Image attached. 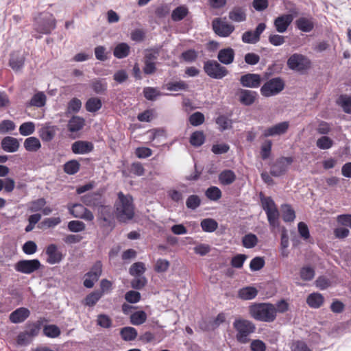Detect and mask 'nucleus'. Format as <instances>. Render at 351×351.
<instances>
[{"label": "nucleus", "mask_w": 351, "mask_h": 351, "mask_svg": "<svg viewBox=\"0 0 351 351\" xmlns=\"http://www.w3.org/2000/svg\"><path fill=\"white\" fill-rule=\"evenodd\" d=\"M116 216L121 222H125L134 217L133 198L130 195H124L120 191L114 203Z\"/></svg>", "instance_id": "obj_1"}, {"label": "nucleus", "mask_w": 351, "mask_h": 351, "mask_svg": "<svg viewBox=\"0 0 351 351\" xmlns=\"http://www.w3.org/2000/svg\"><path fill=\"white\" fill-rule=\"evenodd\" d=\"M249 313L255 320L272 322L276 318L277 310L271 303H254L250 306Z\"/></svg>", "instance_id": "obj_2"}, {"label": "nucleus", "mask_w": 351, "mask_h": 351, "mask_svg": "<svg viewBox=\"0 0 351 351\" xmlns=\"http://www.w3.org/2000/svg\"><path fill=\"white\" fill-rule=\"evenodd\" d=\"M261 203L263 209L266 213L271 232L275 228H280L279 221V212L276 205L271 197H265L262 193L260 194Z\"/></svg>", "instance_id": "obj_3"}, {"label": "nucleus", "mask_w": 351, "mask_h": 351, "mask_svg": "<svg viewBox=\"0 0 351 351\" xmlns=\"http://www.w3.org/2000/svg\"><path fill=\"white\" fill-rule=\"evenodd\" d=\"M233 327L237 331V341L241 343H248V337L256 330V326L252 321L241 318L234 321Z\"/></svg>", "instance_id": "obj_4"}, {"label": "nucleus", "mask_w": 351, "mask_h": 351, "mask_svg": "<svg viewBox=\"0 0 351 351\" xmlns=\"http://www.w3.org/2000/svg\"><path fill=\"white\" fill-rule=\"evenodd\" d=\"M287 65L290 70L304 74L311 69V61L307 56L295 53L289 57Z\"/></svg>", "instance_id": "obj_5"}, {"label": "nucleus", "mask_w": 351, "mask_h": 351, "mask_svg": "<svg viewBox=\"0 0 351 351\" xmlns=\"http://www.w3.org/2000/svg\"><path fill=\"white\" fill-rule=\"evenodd\" d=\"M285 87V82L280 77H274L267 81L261 88V94L265 97L275 96L280 93Z\"/></svg>", "instance_id": "obj_6"}, {"label": "nucleus", "mask_w": 351, "mask_h": 351, "mask_svg": "<svg viewBox=\"0 0 351 351\" xmlns=\"http://www.w3.org/2000/svg\"><path fill=\"white\" fill-rule=\"evenodd\" d=\"M203 69L208 77L215 80L223 79L229 73L228 70L224 66L215 60L205 61Z\"/></svg>", "instance_id": "obj_7"}, {"label": "nucleus", "mask_w": 351, "mask_h": 351, "mask_svg": "<svg viewBox=\"0 0 351 351\" xmlns=\"http://www.w3.org/2000/svg\"><path fill=\"white\" fill-rule=\"evenodd\" d=\"M293 162V157L282 156L271 165L270 174L274 177H280L286 173L288 167Z\"/></svg>", "instance_id": "obj_8"}, {"label": "nucleus", "mask_w": 351, "mask_h": 351, "mask_svg": "<svg viewBox=\"0 0 351 351\" xmlns=\"http://www.w3.org/2000/svg\"><path fill=\"white\" fill-rule=\"evenodd\" d=\"M56 27V20L51 14L40 18L36 23L35 29L43 34H49Z\"/></svg>", "instance_id": "obj_9"}, {"label": "nucleus", "mask_w": 351, "mask_h": 351, "mask_svg": "<svg viewBox=\"0 0 351 351\" xmlns=\"http://www.w3.org/2000/svg\"><path fill=\"white\" fill-rule=\"evenodd\" d=\"M41 266L38 259L21 260L15 264L14 269L18 272L30 274L38 270Z\"/></svg>", "instance_id": "obj_10"}, {"label": "nucleus", "mask_w": 351, "mask_h": 351, "mask_svg": "<svg viewBox=\"0 0 351 351\" xmlns=\"http://www.w3.org/2000/svg\"><path fill=\"white\" fill-rule=\"evenodd\" d=\"M212 26L215 33L221 37H228L234 30V25L222 22L219 18L213 21Z\"/></svg>", "instance_id": "obj_11"}, {"label": "nucleus", "mask_w": 351, "mask_h": 351, "mask_svg": "<svg viewBox=\"0 0 351 351\" xmlns=\"http://www.w3.org/2000/svg\"><path fill=\"white\" fill-rule=\"evenodd\" d=\"M266 28V25L264 23H259L255 30L246 31L242 35V41L245 43L255 44L260 40L261 34Z\"/></svg>", "instance_id": "obj_12"}, {"label": "nucleus", "mask_w": 351, "mask_h": 351, "mask_svg": "<svg viewBox=\"0 0 351 351\" xmlns=\"http://www.w3.org/2000/svg\"><path fill=\"white\" fill-rule=\"evenodd\" d=\"M45 254L47 256V262L51 265L60 263L64 257V255L58 250V246L53 243L46 247Z\"/></svg>", "instance_id": "obj_13"}, {"label": "nucleus", "mask_w": 351, "mask_h": 351, "mask_svg": "<svg viewBox=\"0 0 351 351\" xmlns=\"http://www.w3.org/2000/svg\"><path fill=\"white\" fill-rule=\"evenodd\" d=\"M262 82L261 77L256 73H247L241 75L240 83L244 87L258 88L261 86Z\"/></svg>", "instance_id": "obj_14"}, {"label": "nucleus", "mask_w": 351, "mask_h": 351, "mask_svg": "<svg viewBox=\"0 0 351 351\" xmlns=\"http://www.w3.org/2000/svg\"><path fill=\"white\" fill-rule=\"evenodd\" d=\"M58 130L57 125H52L50 123H47L41 127L38 133L43 141L50 142L55 137Z\"/></svg>", "instance_id": "obj_15"}, {"label": "nucleus", "mask_w": 351, "mask_h": 351, "mask_svg": "<svg viewBox=\"0 0 351 351\" xmlns=\"http://www.w3.org/2000/svg\"><path fill=\"white\" fill-rule=\"evenodd\" d=\"M289 127V121H282L265 130L263 135L264 137L280 136L285 134Z\"/></svg>", "instance_id": "obj_16"}, {"label": "nucleus", "mask_w": 351, "mask_h": 351, "mask_svg": "<svg viewBox=\"0 0 351 351\" xmlns=\"http://www.w3.org/2000/svg\"><path fill=\"white\" fill-rule=\"evenodd\" d=\"M47 322L48 320L46 318L40 317L34 322H27L25 324L26 330L25 331V332H27L28 335L33 340L34 337L38 335L43 324Z\"/></svg>", "instance_id": "obj_17"}, {"label": "nucleus", "mask_w": 351, "mask_h": 351, "mask_svg": "<svg viewBox=\"0 0 351 351\" xmlns=\"http://www.w3.org/2000/svg\"><path fill=\"white\" fill-rule=\"evenodd\" d=\"M292 14H282L274 20V27L279 33H284L287 30L288 27L293 21Z\"/></svg>", "instance_id": "obj_18"}, {"label": "nucleus", "mask_w": 351, "mask_h": 351, "mask_svg": "<svg viewBox=\"0 0 351 351\" xmlns=\"http://www.w3.org/2000/svg\"><path fill=\"white\" fill-rule=\"evenodd\" d=\"M25 57L19 51H14L10 53L9 66L15 72L22 70L25 64Z\"/></svg>", "instance_id": "obj_19"}, {"label": "nucleus", "mask_w": 351, "mask_h": 351, "mask_svg": "<svg viewBox=\"0 0 351 351\" xmlns=\"http://www.w3.org/2000/svg\"><path fill=\"white\" fill-rule=\"evenodd\" d=\"M94 149L92 142L77 141L71 145V150L76 154H85L91 152Z\"/></svg>", "instance_id": "obj_20"}, {"label": "nucleus", "mask_w": 351, "mask_h": 351, "mask_svg": "<svg viewBox=\"0 0 351 351\" xmlns=\"http://www.w3.org/2000/svg\"><path fill=\"white\" fill-rule=\"evenodd\" d=\"M30 315V311L29 309L25 307H20L10 315V320L12 323L19 324L23 322Z\"/></svg>", "instance_id": "obj_21"}, {"label": "nucleus", "mask_w": 351, "mask_h": 351, "mask_svg": "<svg viewBox=\"0 0 351 351\" xmlns=\"http://www.w3.org/2000/svg\"><path fill=\"white\" fill-rule=\"evenodd\" d=\"M234 54V51L231 47L222 49L218 52L217 59L219 62L228 65L233 62Z\"/></svg>", "instance_id": "obj_22"}, {"label": "nucleus", "mask_w": 351, "mask_h": 351, "mask_svg": "<svg viewBox=\"0 0 351 351\" xmlns=\"http://www.w3.org/2000/svg\"><path fill=\"white\" fill-rule=\"evenodd\" d=\"M81 201L87 206L97 208L101 203H103L101 196L95 193H88L82 196Z\"/></svg>", "instance_id": "obj_23"}, {"label": "nucleus", "mask_w": 351, "mask_h": 351, "mask_svg": "<svg viewBox=\"0 0 351 351\" xmlns=\"http://www.w3.org/2000/svg\"><path fill=\"white\" fill-rule=\"evenodd\" d=\"M239 101L245 106H251L256 100L257 93L255 91L240 89L239 90Z\"/></svg>", "instance_id": "obj_24"}, {"label": "nucleus", "mask_w": 351, "mask_h": 351, "mask_svg": "<svg viewBox=\"0 0 351 351\" xmlns=\"http://www.w3.org/2000/svg\"><path fill=\"white\" fill-rule=\"evenodd\" d=\"M229 19L234 22H243L246 20V9L241 6H234L229 12Z\"/></svg>", "instance_id": "obj_25"}, {"label": "nucleus", "mask_w": 351, "mask_h": 351, "mask_svg": "<svg viewBox=\"0 0 351 351\" xmlns=\"http://www.w3.org/2000/svg\"><path fill=\"white\" fill-rule=\"evenodd\" d=\"M99 219L104 221L106 224L110 225L113 219L112 208L109 205H104L103 203L98 207Z\"/></svg>", "instance_id": "obj_26"}, {"label": "nucleus", "mask_w": 351, "mask_h": 351, "mask_svg": "<svg viewBox=\"0 0 351 351\" xmlns=\"http://www.w3.org/2000/svg\"><path fill=\"white\" fill-rule=\"evenodd\" d=\"M1 147L7 152H15L19 147V142L16 138L5 136L1 141Z\"/></svg>", "instance_id": "obj_27"}, {"label": "nucleus", "mask_w": 351, "mask_h": 351, "mask_svg": "<svg viewBox=\"0 0 351 351\" xmlns=\"http://www.w3.org/2000/svg\"><path fill=\"white\" fill-rule=\"evenodd\" d=\"M295 25L302 32H310L314 28L313 18L300 17L295 21Z\"/></svg>", "instance_id": "obj_28"}, {"label": "nucleus", "mask_w": 351, "mask_h": 351, "mask_svg": "<svg viewBox=\"0 0 351 351\" xmlns=\"http://www.w3.org/2000/svg\"><path fill=\"white\" fill-rule=\"evenodd\" d=\"M85 125V119L79 116H73L68 122V130L71 132L81 130Z\"/></svg>", "instance_id": "obj_29"}, {"label": "nucleus", "mask_w": 351, "mask_h": 351, "mask_svg": "<svg viewBox=\"0 0 351 351\" xmlns=\"http://www.w3.org/2000/svg\"><path fill=\"white\" fill-rule=\"evenodd\" d=\"M324 302V296L319 293H313L308 295L306 298V303L311 307L313 308H318Z\"/></svg>", "instance_id": "obj_30"}, {"label": "nucleus", "mask_w": 351, "mask_h": 351, "mask_svg": "<svg viewBox=\"0 0 351 351\" xmlns=\"http://www.w3.org/2000/svg\"><path fill=\"white\" fill-rule=\"evenodd\" d=\"M258 294V290L251 286H247L240 289L238 291L239 298L244 300H250L255 298Z\"/></svg>", "instance_id": "obj_31"}, {"label": "nucleus", "mask_w": 351, "mask_h": 351, "mask_svg": "<svg viewBox=\"0 0 351 351\" xmlns=\"http://www.w3.org/2000/svg\"><path fill=\"white\" fill-rule=\"evenodd\" d=\"M218 178L221 184L230 185L235 181L236 175L233 171L225 169L219 173Z\"/></svg>", "instance_id": "obj_32"}, {"label": "nucleus", "mask_w": 351, "mask_h": 351, "mask_svg": "<svg viewBox=\"0 0 351 351\" xmlns=\"http://www.w3.org/2000/svg\"><path fill=\"white\" fill-rule=\"evenodd\" d=\"M130 52V47L125 43H119L114 49L113 55L119 59L126 58Z\"/></svg>", "instance_id": "obj_33"}, {"label": "nucleus", "mask_w": 351, "mask_h": 351, "mask_svg": "<svg viewBox=\"0 0 351 351\" xmlns=\"http://www.w3.org/2000/svg\"><path fill=\"white\" fill-rule=\"evenodd\" d=\"M201 228L206 232H213L218 228L217 221L212 218H206L202 220L200 223Z\"/></svg>", "instance_id": "obj_34"}, {"label": "nucleus", "mask_w": 351, "mask_h": 351, "mask_svg": "<svg viewBox=\"0 0 351 351\" xmlns=\"http://www.w3.org/2000/svg\"><path fill=\"white\" fill-rule=\"evenodd\" d=\"M102 102L98 97H90L85 104L86 110L89 112H95L101 109Z\"/></svg>", "instance_id": "obj_35"}, {"label": "nucleus", "mask_w": 351, "mask_h": 351, "mask_svg": "<svg viewBox=\"0 0 351 351\" xmlns=\"http://www.w3.org/2000/svg\"><path fill=\"white\" fill-rule=\"evenodd\" d=\"M24 147L28 152H36L41 147V144L38 138L31 136L25 140Z\"/></svg>", "instance_id": "obj_36"}, {"label": "nucleus", "mask_w": 351, "mask_h": 351, "mask_svg": "<svg viewBox=\"0 0 351 351\" xmlns=\"http://www.w3.org/2000/svg\"><path fill=\"white\" fill-rule=\"evenodd\" d=\"M120 335L124 341H128L134 340L138 335V332L134 328L126 326L121 329Z\"/></svg>", "instance_id": "obj_37"}, {"label": "nucleus", "mask_w": 351, "mask_h": 351, "mask_svg": "<svg viewBox=\"0 0 351 351\" xmlns=\"http://www.w3.org/2000/svg\"><path fill=\"white\" fill-rule=\"evenodd\" d=\"M43 335L49 338H56L61 334L60 328L55 324H48L43 326Z\"/></svg>", "instance_id": "obj_38"}, {"label": "nucleus", "mask_w": 351, "mask_h": 351, "mask_svg": "<svg viewBox=\"0 0 351 351\" xmlns=\"http://www.w3.org/2000/svg\"><path fill=\"white\" fill-rule=\"evenodd\" d=\"M343 111L346 114H351V96L348 95H341L337 101Z\"/></svg>", "instance_id": "obj_39"}, {"label": "nucleus", "mask_w": 351, "mask_h": 351, "mask_svg": "<svg viewBox=\"0 0 351 351\" xmlns=\"http://www.w3.org/2000/svg\"><path fill=\"white\" fill-rule=\"evenodd\" d=\"M46 103V95L42 93L39 92L33 95L29 102L27 104V106H36V107H43L45 105Z\"/></svg>", "instance_id": "obj_40"}, {"label": "nucleus", "mask_w": 351, "mask_h": 351, "mask_svg": "<svg viewBox=\"0 0 351 351\" xmlns=\"http://www.w3.org/2000/svg\"><path fill=\"white\" fill-rule=\"evenodd\" d=\"M282 217L285 222H291L295 218V213L294 210L289 204L282 205Z\"/></svg>", "instance_id": "obj_41"}, {"label": "nucleus", "mask_w": 351, "mask_h": 351, "mask_svg": "<svg viewBox=\"0 0 351 351\" xmlns=\"http://www.w3.org/2000/svg\"><path fill=\"white\" fill-rule=\"evenodd\" d=\"M107 83L104 79H97L94 80L91 84V88L93 91L99 95L105 94L107 90Z\"/></svg>", "instance_id": "obj_42"}, {"label": "nucleus", "mask_w": 351, "mask_h": 351, "mask_svg": "<svg viewBox=\"0 0 351 351\" xmlns=\"http://www.w3.org/2000/svg\"><path fill=\"white\" fill-rule=\"evenodd\" d=\"M205 195L208 199L217 202L221 197L222 193L217 186H211L206 190Z\"/></svg>", "instance_id": "obj_43"}, {"label": "nucleus", "mask_w": 351, "mask_h": 351, "mask_svg": "<svg viewBox=\"0 0 351 351\" xmlns=\"http://www.w3.org/2000/svg\"><path fill=\"white\" fill-rule=\"evenodd\" d=\"M205 141V135L202 131H195L190 136V143L193 147H200Z\"/></svg>", "instance_id": "obj_44"}, {"label": "nucleus", "mask_w": 351, "mask_h": 351, "mask_svg": "<svg viewBox=\"0 0 351 351\" xmlns=\"http://www.w3.org/2000/svg\"><path fill=\"white\" fill-rule=\"evenodd\" d=\"M258 239L256 234L249 233L242 238V245L245 248L251 249L254 247L258 243Z\"/></svg>", "instance_id": "obj_45"}, {"label": "nucleus", "mask_w": 351, "mask_h": 351, "mask_svg": "<svg viewBox=\"0 0 351 351\" xmlns=\"http://www.w3.org/2000/svg\"><path fill=\"white\" fill-rule=\"evenodd\" d=\"M147 317V314L144 311H138L130 315V322L133 325L138 326L143 324Z\"/></svg>", "instance_id": "obj_46"}, {"label": "nucleus", "mask_w": 351, "mask_h": 351, "mask_svg": "<svg viewBox=\"0 0 351 351\" xmlns=\"http://www.w3.org/2000/svg\"><path fill=\"white\" fill-rule=\"evenodd\" d=\"M102 292L100 291H94L87 295L84 299L85 305L88 306H93L102 297Z\"/></svg>", "instance_id": "obj_47"}, {"label": "nucleus", "mask_w": 351, "mask_h": 351, "mask_svg": "<svg viewBox=\"0 0 351 351\" xmlns=\"http://www.w3.org/2000/svg\"><path fill=\"white\" fill-rule=\"evenodd\" d=\"M80 165L76 160H71L64 165V171L69 175H74L80 170Z\"/></svg>", "instance_id": "obj_48"}, {"label": "nucleus", "mask_w": 351, "mask_h": 351, "mask_svg": "<svg viewBox=\"0 0 351 351\" xmlns=\"http://www.w3.org/2000/svg\"><path fill=\"white\" fill-rule=\"evenodd\" d=\"M167 89L170 91L187 90L189 85L182 80L178 82H171L166 84Z\"/></svg>", "instance_id": "obj_49"}, {"label": "nucleus", "mask_w": 351, "mask_h": 351, "mask_svg": "<svg viewBox=\"0 0 351 351\" xmlns=\"http://www.w3.org/2000/svg\"><path fill=\"white\" fill-rule=\"evenodd\" d=\"M188 9L184 6H178L171 13V19L173 21L182 20L188 14Z\"/></svg>", "instance_id": "obj_50"}, {"label": "nucleus", "mask_w": 351, "mask_h": 351, "mask_svg": "<svg viewBox=\"0 0 351 351\" xmlns=\"http://www.w3.org/2000/svg\"><path fill=\"white\" fill-rule=\"evenodd\" d=\"M47 202L45 198L41 197L30 202L28 204V210L34 213L42 210Z\"/></svg>", "instance_id": "obj_51"}, {"label": "nucleus", "mask_w": 351, "mask_h": 351, "mask_svg": "<svg viewBox=\"0 0 351 351\" xmlns=\"http://www.w3.org/2000/svg\"><path fill=\"white\" fill-rule=\"evenodd\" d=\"M145 270L146 268L143 263L136 262L130 267L129 272L132 276L140 277L145 273Z\"/></svg>", "instance_id": "obj_52"}, {"label": "nucleus", "mask_w": 351, "mask_h": 351, "mask_svg": "<svg viewBox=\"0 0 351 351\" xmlns=\"http://www.w3.org/2000/svg\"><path fill=\"white\" fill-rule=\"evenodd\" d=\"M334 141L328 136H322L317 140L316 145L321 149H328L332 147Z\"/></svg>", "instance_id": "obj_53"}, {"label": "nucleus", "mask_w": 351, "mask_h": 351, "mask_svg": "<svg viewBox=\"0 0 351 351\" xmlns=\"http://www.w3.org/2000/svg\"><path fill=\"white\" fill-rule=\"evenodd\" d=\"M201 205V199L197 195H189L186 201V207L192 210L197 209Z\"/></svg>", "instance_id": "obj_54"}, {"label": "nucleus", "mask_w": 351, "mask_h": 351, "mask_svg": "<svg viewBox=\"0 0 351 351\" xmlns=\"http://www.w3.org/2000/svg\"><path fill=\"white\" fill-rule=\"evenodd\" d=\"M19 133L23 136H29L35 131V124L32 121L25 122L19 127Z\"/></svg>", "instance_id": "obj_55"}, {"label": "nucleus", "mask_w": 351, "mask_h": 351, "mask_svg": "<svg viewBox=\"0 0 351 351\" xmlns=\"http://www.w3.org/2000/svg\"><path fill=\"white\" fill-rule=\"evenodd\" d=\"M265 261L263 257L256 256L252 258L250 263V268L252 271L261 270L264 267Z\"/></svg>", "instance_id": "obj_56"}, {"label": "nucleus", "mask_w": 351, "mask_h": 351, "mask_svg": "<svg viewBox=\"0 0 351 351\" xmlns=\"http://www.w3.org/2000/svg\"><path fill=\"white\" fill-rule=\"evenodd\" d=\"M300 275L302 280L306 281L311 280L315 276V270L309 266L302 267L300 271Z\"/></svg>", "instance_id": "obj_57"}, {"label": "nucleus", "mask_w": 351, "mask_h": 351, "mask_svg": "<svg viewBox=\"0 0 351 351\" xmlns=\"http://www.w3.org/2000/svg\"><path fill=\"white\" fill-rule=\"evenodd\" d=\"M82 107V102L81 101L74 97L71 99L67 105V109L66 112L67 113H77L80 111V108Z\"/></svg>", "instance_id": "obj_58"}, {"label": "nucleus", "mask_w": 351, "mask_h": 351, "mask_svg": "<svg viewBox=\"0 0 351 351\" xmlns=\"http://www.w3.org/2000/svg\"><path fill=\"white\" fill-rule=\"evenodd\" d=\"M272 141L271 140H266L263 143L261 147V156L263 160H267L269 158L271 151Z\"/></svg>", "instance_id": "obj_59"}, {"label": "nucleus", "mask_w": 351, "mask_h": 351, "mask_svg": "<svg viewBox=\"0 0 351 351\" xmlns=\"http://www.w3.org/2000/svg\"><path fill=\"white\" fill-rule=\"evenodd\" d=\"M69 213L75 218H80L84 212L86 207L82 204H74L68 207Z\"/></svg>", "instance_id": "obj_60"}, {"label": "nucleus", "mask_w": 351, "mask_h": 351, "mask_svg": "<svg viewBox=\"0 0 351 351\" xmlns=\"http://www.w3.org/2000/svg\"><path fill=\"white\" fill-rule=\"evenodd\" d=\"M160 54V48H152L145 51L144 61L154 62Z\"/></svg>", "instance_id": "obj_61"}, {"label": "nucleus", "mask_w": 351, "mask_h": 351, "mask_svg": "<svg viewBox=\"0 0 351 351\" xmlns=\"http://www.w3.org/2000/svg\"><path fill=\"white\" fill-rule=\"evenodd\" d=\"M215 122L219 126L221 131H224L231 128L232 121L225 115H219L216 119Z\"/></svg>", "instance_id": "obj_62"}, {"label": "nucleus", "mask_w": 351, "mask_h": 351, "mask_svg": "<svg viewBox=\"0 0 351 351\" xmlns=\"http://www.w3.org/2000/svg\"><path fill=\"white\" fill-rule=\"evenodd\" d=\"M204 121V115L200 112H195L189 117V122L193 126H199L202 124Z\"/></svg>", "instance_id": "obj_63"}, {"label": "nucleus", "mask_w": 351, "mask_h": 351, "mask_svg": "<svg viewBox=\"0 0 351 351\" xmlns=\"http://www.w3.org/2000/svg\"><path fill=\"white\" fill-rule=\"evenodd\" d=\"M32 341V339H31L25 331L19 332L16 339L17 345L20 346H27L31 343Z\"/></svg>", "instance_id": "obj_64"}]
</instances>
